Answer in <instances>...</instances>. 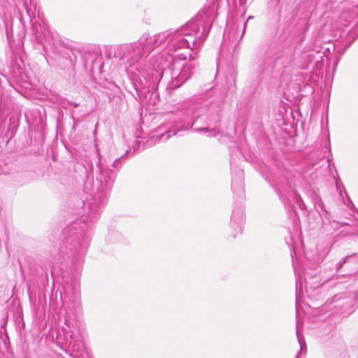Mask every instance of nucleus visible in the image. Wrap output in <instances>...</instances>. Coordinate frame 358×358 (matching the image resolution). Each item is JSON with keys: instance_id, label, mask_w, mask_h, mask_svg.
Returning <instances> with one entry per match:
<instances>
[{"instance_id": "nucleus-1", "label": "nucleus", "mask_w": 358, "mask_h": 358, "mask_svg": "<svg viewBox=\"0 0 358 358\" xmlns=\"http://www.w3.org/2000/svg\"><path fill=\"white\" fill-rule=\"evenodd\" d=\"M95 149L97 160L95 166L88 164L90 171H87V179L83 185V191L92 197L83 202L85 212L80 217L62 230L59 247L51 249L55 264L69 261L74 264L82 262L91 241L90 227L99 220L128 152L115 159L105 158L101 156L96 144Z\"/></svg>"}, {"instance_id": "nucleus-2", "label": "nucleus", "mask_w": 358, "mask_h": 358, "mask_svg": "<svg viewBox=\"0 0 358 358\" xmlns=\"http://www.w3.org/2000/svg\"><path fill=\"white\" fill-rule=\"evenodd\" d=\"M108 59L115 58L124 68L130 79L135 94L132 96L141 103L156 104L157 90L162 79V71L155 64L160 60L162 69L172 65V57L167 53L158 57L153 55L145 60V53L140 38L133 43L109 45L105 48ZM159 67L162 66L159 65Z\"/></svg>"}, {"instance_id": "nucleus-3", "label": "nucleus", "mask_w": 358, "mask_h": 358, "mask_svg": "<svg viewBox=\"0 0 358 358\" xmlns=\"http://www.w3.org/2000/svg\"><path fill=\"white\" fill-rule=\"evenodd\" d=\"M224 95L213 87L205 88L194 95L180 109L168 115V122L157 129L154 137L159 142H165L179 131L193 128L196 132H208V136H215V128L222 118Z\"/></svg>"}, {"instance_id": "nucleus-4", "label": "nucleus", "mask_w": 358, "mask_h": 358, "mask_svg": "<svg viewBox=\"0 0 358 358\" xmlns=\"http://www.w3.org/2000/svg\"><path fill=\"white\" fill-rule=\"evenodd\" d=\"M216 6L214 0H208L204 8L189 21L180 28L172 30L171 38L169 41L167 50L154 55L153 57L170 52L177 53L179 59H187V55L192 57L189 52L199 48L206 39L213 21Z\"/></svg>"}, {"instance_id": "nucleus-5", "label": "nucleus", "mask_w": 358, "mask_h": 358, "mask_svg": "<svg viewBox=\"0 0 358 358\" xmlns=\"http://www.w3.org/2000/svg\"><path fill=\"white\" fill-rule=\"evenodd\" d=\"M64 295L60 292L61 299L65 306L64 324L63 329L66 345L71 347L70 355L73 358H90L84 345L83 336L80 329H74L76 315L81 310L79 285L73 281L66 283L63 287Z\"/></svg>"}, {"instance_id": "nucleus-6", "label": "nucleus", "mask_w": 358, "mask_h": 358, "mask_svg": "<svg viewBox=\"0 0 358 358\" xmlns=\"http://www.w3.org/2000/svg\"><path fill=\"white\" fill-rule=\"evenodd\" d=\"M247 0H234L235 13H231L230 19L227 21L226 29L223 34V41L220 46V52L229 53L231 58L236 57L240 50L239 43L243 37L248 21L253 18L249 16L244 20Z\"/></svg>"}, {"instance_id": "nucleus-7", "label": "nucleus", "mask_w": 358, "mask_h": 358, "mask_svg": "<svg viewBox=\"0 0 358 358\" xmlns=\"http://www.w3.org/2000/svg\"><path fill=\"white\" fill-rule=\"evenodd\" d=\"M172 57V65L169 67L162 68L159 67L160 65V60L155 64L157 69H161L163 72L162 77L164 73H169L171 76V81L168 84L167 87L170 90H175L180 87L184 83H185L192 75V66L189 64H184L180 72H178L176 68L179 69L180 66L179 62L175 61V56L170 55Z\"/></svg>"}, {"instance_id": "nucleus-8", "label": "nucleus", "mask_w": 358, "mask_h": 358, "mask_svg": "<svg viewBox=\"0 0 358 358\" xmlns=\"http://www.w3.org/2000/svg\"><path fill=\"white\" fill-rule=\"evenodd\" d=\"M356 303L357 296L355 292L336 294L326 302L330 310H334L336 313L346 315L354 312Z\"/></svg>"}, {"instance_id": "nucleus-9", "label": "nucleus", "mask_w": 358, "mask_h": 358, "mask_svg": "<svg viewBox=\"0 0 358 358\" xmlns=\"http://www.w3.org/2000/svg\"><path fill=\"white\" fill-rule=\"evenodd\" d=\"M172 30H166L150 36L148 34H143L140 37V43L143 46L146 57L156 48L161 45H167L170 38H171Z\"/></svg>"}, {"instance_id": "nucleus-10", "label": "nucleus", "mask_w": 358, "mask_h": 358, "mask_svg": "<svg viewBox=\"0 0 358 358\" xmlns=\"http://www.w3.org/2000/svg\"><path fill=\"white\" fill-rule=\"evenodd\" d=\"M252 67L257 77L260 79L266 77L268 72V44L266 42L257 48Z\"/></svg>"}, {"instance_id": "nucleus-11", "label": "nucleus", "mask_w": 358, "mask_h": 358, "mask_svg": "<svg viewBox=\"0 0 358 358\" xmlns=\"http://www.w3.org/2000/svg\"><path fill=\"white\" fill-rule=\"evenodd\" d=\"M245 221V207L243 201H235L234 203L229 227L231 236L236 237L243 232Z\"/></svg>"}, {"instance_id": "nucleus-12", "label": "nucleus", "mask_w": 358, "mask_h": 358, "mask_svg": "<svg viewBox=\"0 0 358 358\" xmlns=\"http://www.w3.org/2000/svg\"><path fill=\"white\" fill-rule=\"evenodd\" d=\"M324 64V55L320 52L314 51L313 49L308 52H303L300 56V68L302 69H311L312 71H320L322 69Z\"/></svg>"}, {"instance_id": "nucleus-13", "label": "nucleus", "mask_w": 358, "mask_h": 358, "mask_svg": "<svg viewBox=\"0 0 358 358\" xmlns=\"http://www.w3.org/2000/svg\"><path fill=\"white\" fill-rule=\"evenodd\" d=\"M231 190L239 201L245 199L244 173L242 169L231 164Z\"/></svg>"}, {"instance_id": "nucleus-14", "label": "nucleus", "mask_w": 358, "mask_h": 358, "mask_svg": "<svg viewBox=\"0 0 358 358\" xmlns=\"http://www.w3.org/2000/svg\"><path fill=\"white\" fill-rule=\"evenodd\" d=\"M31 31L36 42L44 46L48 34L45 23L43 20L35 21L31 24Z\"/></svg>"}, {"instance_id": "nucleus-15", "label": "nucleus", "mask_w": 358, "mask_h": 358, "mask_svg": "<svg viewBox=\"0 0 358 358\" xmlns=\"http://www.w3.org/2000/svg\"><path fill=\"white\" fill-rule=\"evenodd\" d=\"M267 159H262L261 156H255L252 163L255 169L262 175V176L268 181V168L266 164Z\"/></svg>"}, {"instance_id": "nucleus-16", "label": "nucleus", "mask_w": 358, "mask_h": 358, "mask_svg": "<svg viewBox=\"0 0 358 358\" xmlns=\"http://www.w3.org/2000/svg\"><path fill=\"white\" fill-rule=\"evenodd\" d=\"M27 19L31 22L37 9L36 0H22Z\"/></svg>"}, {"instance_id": "nucleus-17", "label": "nucleus", "mask_w": 358, "mask_h": 358, "mask_svg": "<svg viewBox=\"0 0 358 358\" xmlns=\"http://www.w3.org/2000/svg\"><path fill=\"white\" fill-rule=\"evenodd\" d=\"M311 199L314 203L315 208H316L317 211L320 213V211L323 212L324 216L327 215L329 213L325 208V205L321 198V196L317 194L315 192H313L311 194Z\"/></svg>"}, {"instance_id": "nucleus-18", "label": "nucleus", "mask_w": 358, "mask_h": 358, "mask_svg": "<svg viewBox=\"0 0 358 358\" xmlns=\"http://www.w3.org/2000/svg\"><path fill=\"white\" fill-rule=\"evenodd\" d=\"M313 47L314 51H316L317 53L320 52L327 60H328V55L331 53V49H335V45L331 43H324V45H315ZM324 59L325 60V59Z\"/></svg>"}, {"instance_id": "nucleus-19", "label": "nucleus", "mask_w": 358, "mask_h": 358, "mask_svg": "<svg viewBox=\"0 0 358 358\" xmlns=\"http://www.w3.org/2000/svg\"><path fill=\"white\" fill-rule=\"evenodd\" d=\"M291 256L293 258L292 253H291ZM292 266L294 267V271L296 276V300L297 301L298 296L299 294L302 292L303 288V278L301 275L299 273L295 267L294 259H292Z\"/></svg>"}, {"instance_id": "nucleus-20", "label": "nucleus", "mask_w": 358, "mask_h": 358, "mask_svg": "<svg viewBox=\"0 0 358 358\" xmlns=\"http://www.w3.org/2000/svg\"><path fill=\"white\" fill-rule=\"evenodd\" d=\"M358 38L357 29H352L348 31L346 41L344 44L343 52L350 47L352 43Z\"/></svg>"}, {"instance_id": "nucleus-21", "label": "nucleus", "mask_w": 358, "mask_h": 358, "mask_svg": "<svg viewBox=\"0 0 358 358\" xmlns=\"http://www.w3.org/2000/svg\"><path fill=\"white\" fill-rule=\"evenodd\" d=\"M296 334L299 344L300 345V351L298 352L295 358H299L300 353H301L303 352H306L307 347H306L305 338H304L303 334L299 331L298 324H296Z\"/></svg>"}, {"instance_id": "nucleus-22", "label": "nucleus", "mask_w": 358, "mask_h": 358, "mask_svg": "<svg viewBox=\"0 0 358 358\" xmlns=\"http://www.w3.org/2000/svg\"><path fill=\"white\" fill-rule=\"evenodd\" d=\"M292 199L301 210H306V205L303 201L302 197L301 196L300 194L296 190L292 191Z\"/></svg>"}, {"instance_id": "nucleus-23", "label": "nucleus", "mask_w": 358, "mask_h": 358, "mask_svg": "<svg viewBox=\"0 0 358 358\" xmlns=\"http://www.w3.org/2000/svg\"><path fill=\"white\" fill-rule=\"evenodd\" d=\"M120 234L117 231H111L108 233L106 240L108 242L113 243H115L120 238Z\"/></svg>"}, {"instance_id": "nucleus-24", "label": "nucleus", "mask_w": 358, "mask_h": 358, "mask_svg": "<svg viewBox=\"0 0 358 358\" xmlns=\"http://www.w3.org/2000/svg\"><path fill=\"white\" fill-rule=\"evenodd\" d=\"M341 59V55L336 56L334 58V64H333V71H335L336 69V66Z\"/></svg>"}, {"instance_id": "nucleus-25", "label": "nucleus", "mask_w": 358, "mask_h": 358, "mask_svg": "<svg viewBox=\"0 0 358 358\" xmlns=\"http://www.w3.org/2000/svg\"><path fill=\"white\" fill-rule=\"evenodd\" d=\"M332 160H333V156H332L331 152H330L329 155L327 156V162L329 163H330V162H331Z\"/></svg>"}, {"instance_id": "nucleus-26", "label": "nucleus", "mask_w": 358, "mask_h": 358, "mask_svg": "<svg viewBox=\"0 0 358 358\" xmlns=\"http://www.w3.org/2000/svg\"><path fill=\"white\" fill-rule=\"evenodd\" d=\"M269 155H270V157H272V158L275 160V157L274 156L273 152H271V147H270ZM278 161H279V159H276V162H278Z\"/></svg>"}, {"instance_id": "nucleus-27", "label": "nucleus", "mask_w": 358, "mask_h": 358, "mask_svg": "<svg viewBox=\"0 0 358 358\" xmlns=\"http://www.w3.org/2000/svg\"><path fill=\"white\" fill-rule=\"evenodd\" d=\"M71 106H73L74 108H77L79 104L78 103H72V102H70L69 103Z\"/></svg>"}, {"instance_id": "nucleus-28", "label": "nucleus", "mask_w": 358, "mask_h": 358, "mask_svg": "<svg viewBox=\"0 0 358 358\" xmlns=\"http://www.w3.org/2000/svg\"><path fill=\"white\" fill-rule=\"evenodd\" d=\"M344 192H345V195H346V196H347L348 199V200L352 203V201H351V200H350V197H349V196H348V193H347V192H346V190H345V189H344Z\"/></svg>"}, {"instance_id": "nucleus-29", "label": "nucleus", "mask_w": 358, "mask_h": 358, "mask_svg": "<svg viewBox=\"0 0 358 358\" xmlns=\"http://www.w3.org/2000/svg\"><path fill=\"white\" fill-rule=\"evenodd\" d=\"M24 16L20 14V20L22 22L23 20H24Z\"/></svg>"}, {"instance_id": "nucleus-30", "label": "nucleus", "mask_w": 358, "mask_h": 358, "mask_svg": "<svg viewBox=\"0 0 358 358\" xmlns=\"http://www.w3.org/2000/svg\"><path fill=\"white\" fill-rule=\"evenodd\" d=\"M336 187H337V189H339V185H338V181H337V180L336 181Z\"/></svg>"}, {"instance_id": "nucleus-31", "label": "nucleus", "mask_w": 358, "mask_h": 358, "mask_svg": "<svg viewBox=\"0 0 358 358\" xmlns=\"http://www.w3.org/2000/svg\"><path fill=\"white\" fill-rule=\"evenodd\" d=\"M306 275H308V273H305V274H304V278H305V280H306Z\"/></svg>"}, {"instance_id": "nucleus-32", "label": "nucleus", "mask_w": 358, "mask_h": 358, "mask_svg": "<svg viewBox=\"0 0 358 358\" xmlns=\"http://www.w3.org/2000/svg\"><path fill=\"white\" fill-rule=\"evenodd\" d=\"M102 67H103V65L100 66V71H101Z\"/></svg>"}, {"instance_id": "nucleus-33", "label": "nucleus", "mask_w": 358, "mask_h": 358, "mask_svg": "<svg viewBox=\"0 0 358 358\" xmlns=\"http://www.w3.org/2000/svg\"><path fill=\"white\" fill-rule=\"evenodd\" d=\"M357 214H358V210H357Z\"/></svg>"}]
</instances>
